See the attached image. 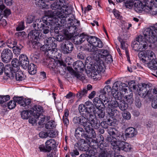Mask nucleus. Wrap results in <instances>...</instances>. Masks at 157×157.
Returning a JSON list of instances; mask_svg holds the SVG:
<instances>
[{"label":"nucleus","mask_w":157,"mask_h":157,"mask_svg":"<svg viewBox=\"0 0 157 157\" xmlns=\"http://www.w3.org/2000/svg\"><path fill=\"white\" fill-rule=\"evenodd\" d=\"M58 21L53 18H48L46 20L36 19L33 24L34 30L31 31L28 35V38L33 44V47L38 48L40 43L37 42L38 40L43 37L41 31L44 34H48L51 31L50 26L55 25Z\"/></svg>","instance_id":"nucleus-1"},{"label":"nucleus","mask_w":157,"mask_h":157,"mask_svg":"<svg viewBox=\"0 0 157 157\" xmlns=\"http://www.w3.org/2000/svg\"><path fill=\"white\" fill-rule=\"evenodd\" d=\"M68 0H58V2L62 8L60 11L51 12V17L49 18H53L58 20L56 24L59 25L60 23L64 24L66 21V19L69 15H71V8L67 6Z\"/></svg>","instance_id":"nucleus-2"},{"label":"nucleus","mask_w":157,"mask_h":157,"mask_svg":"<svg viewBox=\"0 0 157 157\" xmlns=\"http://www.w3.org/2000/svg\"><path fill=\"white\" fill-rule=\"evenodd\" d=\"M137 92L139 95L144 98H147L151 100L155 95L157 97V89L154 88L152 90L151 87L147 84H139Z\"/></svg>","instance_id":"nucleus-3"},{"label":"nucleus","mask_w":157,"mask_h":157,"mask_svg":"<svg viewBox=\"0 0 157 157\" xmlns=\"http://www.w3.org/2000/svg\"><path fill=\"white\" fill-rule=\"evenodd\" d=\"M54 39V37L47 38L44 41L45 44L40 48L41 51H44L46 55L52 58L55 57V54L57 53V44L53 41Z\"/></svg>","instance_id":"nucleus-4"},{"label":"nucleus","mask_w":157,"mask_h":157,"mask_svg":"<svg viewBox=\"0 0 157 157\" xmlns=\"http://www.w3.org/2000/svg\"><path fill=\"white\" fill-rule=\"evenodd\" d=\"M13 101H10L8 104L9 109H12L14 108L16 106V102L20 104L21 106L25 107L29 105L31 101L29 99H24L22 97H14L13 98Z\"/></svg>","instance_id":"nucleus-5"},{"label":"nucleus","mask_w":157,"mask_h":157,"mask_svg":"<svg viewBox=\"0 0 157 157\" xmlns=\"http://www.w3.org/2000/svg\"><path fill=\"white\" fill-rule=\"evenodd\" d=\"M86 132L83 131V129L81 127L77 128L75 131V136L76 137L81 138H84L87 139L93 138L95 135V132L94 130H85Z\"/></svg>","instance_id":"nucleus-6"},{"label":"nucleus","mask_w":157,"mask_h":157,"mask_svg":"<svg viewBox=\"0 0 157 157\" xmlns=\"http://www.w3.org/2000/svg\"><path fill=\"white\" fill-rule=\"evenodd\" d=\"M95 113L94 112H91V113H82L81 114H84L86 117L88 119V121L89 122L90 125L91 126L93 127L95 129H98L99 128L100 126V123L99 121L97 120L96 117L92 113Z\"/></svg>","instance_id":"nucleus-7"},{"label":"nucleus","mask_w":157,"mask_h":157,"mask_svg":"<svg viewBox=\"0 0 157 157\" xmlns=\"http://www.w3.org/2000/svg\"><path fill=\"white\" fill-rule=\"evenodd\" d=\"M144 33L146 36H151L152 40H150L151 42H156L157 41V23L154 26L147 28L144 31Z\"/></svg>","instance_id":"nucleus-8"},{"label":"nucleus","mask_w":157,"mask_h":157,"mask_svg":"<svg viewBox=\"0 0 157 157\" xmlns=\"http://www.w3.org/2000/svg\"><path fill=\"white\" fill-rule=\"evenodd\" d=\"M95 108L92 102L90 101L85 102L84 104H80L78 106V110L81 114L85 113L88 114L89 113L94 112Z\"/></svg>","instance_id":"nucleus-9"},{"label":"nucleus","mask_w":157,"mask_h":157,"mask_svg":"<svg viewBox=\"0 0 157 157\" xmlns=\"http://www.w3.org/2000/svg\"><path fill=\"white\" fill-rule=\"evenodd\" d=\"M143 33L145 39L142 38V40L140 41V46L141 51L146 49L147 48L148 46L149 47H151L152 46V44H153L155 42H151L150 41H151V40H152L151 38L152 37L151 36H151L145 35L144 33V32Z\"/></svg>","instance_id":"nucleus-10"},{"label":"nucleus","mask_w":157,"mask_h":157,"mask_svg":"<svg viewBox=\"0 0 157 157\" xmlns=\"http://www.w3.org/2000/svg\"><path fill=\"white\" fill-rule=\"evenodd\" d=\"M13 57L12 51L8 48L4 49L1 53L2 61L5 63L10 62Z\"/></svg>","instance_id":"nucleus-11"},{"label":"nucleus","mask_w":157,"mask_h":157,"mask_svg":"<svg viewBox=\"0 0 157 157\" xmlns=\"http://www.w3.org/2000/svg\"><path fill=\"white\" fill-rule=\"evenodd\" d=\"M87 41L92 45L101 48L103 46V44L98 38L94 36L86 35Z\"/></svg>","instance_id":"nucleus-12"},{"label":"nucleus","mask_w":157,"mask_h":157,"mask_svg":"<svg viewBox=\"0 0 157 157\" xmlns=\"http://www.w3.org/2000/svg\"><path fill=\"white\" fill-rule=\"evenodd\" d=\"M55 141L54 139H50L47 141L45 143V145H40L39 148L41 151L48 152L51 150L52 146L55 145Z\"/></svg>","instance_id":"nucleus-13"},{"label":"nucleus","mask_w":157,"mask_h":157,"mask_svg":"<svg viewBox=\"0 0 157 157\" xmlns=\"http://www.w3.org/2000/svg\"><path fill=\"white\" fill-rule=\"evenodd\" d=\"M61 48L63 53L68 54L71 53L73 50L74 45L71 42L67 40L62 44Z\"/></svg>","instance_id":"nucleus-14"},{"label":"nucleus","mask_w":157,"mask_h":157,"mask_svg":"<svg viewBox=\"0 0 157 157\" xmlns=\"http://www.w3.org/2000/svg\"><path fill=\"white\" fill-rule=\"evenodd\" d=\"M108 133L110 136L117 138L118 140L120 141H122L126 139L125 136L124 134H121L115 128H110L108 129Z\"/></svg>","instance_id":"nucleus-15"},{"label":"nucleus","mask_w":157,"mask_h":157,"mask_svg":"<svg viewBox=\"0 0 157 157\" xmlns=\"http://www.w3.org/2000/svg\"><path fill=\"white\" fill-rule=\"evenodd\" d=\"M97 61L96 65L94 67V74L95 75H97L98 74H99L101 72H104L105 68V65L104 63L103 60L101 59H96Z\"/></svg>","instance_id":"nucleus-16"},{"label":"nucleus","mask_w":157,"mask_h":157,"mask_svg":"<svg viewBox=\"0 0 157 157\" xmlns=\"http://www.w3.org/2000/svg\"><path fill=\"white\" fill-rule=\"evenodd\" d=\"M98 157H107L109 156L111 157L113 155V151L109 148L105 147L98 148Z\"/></svg>","instance_id":"nucleus-17"},{"label":"nucleus","mask_w":157,"mask_h":157,"mask_svg":"<svg viewBox=\"0 0 157 157\" xmlns=\"http://www.w3.org/2000/svg\"><path fill=\"white\" fill-rule=\"evenodd\" d=\"M80 116L81 119H80V124L83 126L85 129L87 131L94 130L91 128L89 122L88 121V119L87 117H86L84 114Z\"/></svg>","instance_id":"nucleus-18"},{"label":"nucleus","mask_w":157,"mask_h":157,"mask_svg":"<svg viewBox=\"0 0 157 157\" xmlns=\"http://www.w3.org/2000/svg\"><path fill=\"white\" fill-rule=\"evenodd\" d=\"M98 59H100V58H104L107 56H108V58L109 59V61H113L111 55H110L108 51L107 50L99 49L98 50Z\"/></svg>","instance_id":"nucleus-19"},{"label":"nucleus","mask_w":157,"mask_h":157,"mask_svg":"<svg viewBox=\"0 0 157 157\" xmlns=\"http://www.w3.org/2000/svg\"><path fill=\"white\" fill-rule=\"evenodd\" d=\"M51 62L49 61V65L52 68H55L56 67H65V64L63 61L60 60H55L53 59H51Z\"/></svg>","instance_id":"nucleus-20"},{"label":"nucleus","mask_w":157,"mask_h":157,"mask_svg":"<svg viewBox=\"0 0 157 157\" xmlns=\"http://www.w3.org/2000/svg\"><path fill=\"white\" fill-rule=\"evenodd\" d=\"M135 10L136 12H139L143 10H144V3L139 0H136L133 3Z\"/></svg>","instance_id":"nucleus-21"},{"label":"nucleus","mask_w":157,"mask_h":157,"mask_svg":"<svg viewBox=\"0 0 157 157\" xmlns=\"http://www.w3.org/2000/svg\"><path fill=\"white\" fill-rule=\"evenodd\" d=\"M142 36H139L136 38L135 41H134L132 43V46L133 49L136 51H141L140 46V41L142 40Z\"/></svg>","instance_id":"nucleus-22"},{"label":"nucleus","mask_w":157,"mask_h":157,"mask_svg":"<svg viewBox=\"0 0 157 157\" xmlns=\"http://www.w3.org/2000/svg\"><path fill=\"white\" fill-rule=\"evenodd\" d=\"M137 134V132L135 128L129 127L127 128L125 131V136L131 138L135 136Z\"/></svg>","instance_id":"nucleus-23"},{"label":"nucleus","mask_w":157,"mask_h":157,"mask_svg":"<svg viewBox=\"0 0 157 157\" xmlns=\"http://www.w3.org/2000/svg\"><path fill=\"white\" fill-rule=\"evenodd\" d=\"M121 142L118 147V149L119 150H122L126 152L130 151L132 149L131 146L128 143L123 142V141Z\"/></svg>","instance_id":"nucleus-24"},{"label":"nucleus","mask_w":157,"mask_h":157,"mask_svg":"<svg viewBox=\"0 0 157 157\" xmlns=\"http://www.w3.org/2000/svg\"><path fill=\"white\" fill-rule=\"evenodd\" d=\"M33 113L37 117L40 116V114L43 112V108L39 105H36L33 107Z\"/></svg>","instance_id":"nucleus-25"},{"label":"nucleus","mask_w":157,"mask_h":157,"mask_svg":"<svg viewBox=\"0 0 157 157\" xmlns=\"http://www.w3.org/2000/svg\"><path fill=\"white\" fill-rule=\"evenodd\" d=\"M119 40L121 42V48L125 51V54L127 56L128 60L129 62H130V57L129 56L128 51V45L126 43L123 41L122 40V39L121 38L119 39Z\"/></svg>","instance_id":"nucleus-26"},{"label":"nucleus","mask_w":157,"mask_h":157,"mask_svg":"<svg viewBox=\"0 0 157 157\" xmlns=\"http://www.w3.org/2000/svg\"><path fill=\"white\" fill-rule=\"evenodd\" d=\"M11 64L12 67H10V69H12V71H17L19 70L21 65L20 61L17 59H13L12 61Z\"/></svg>","instance_id":"nucleus-27"},{"label":"nucleus","mask_w":157,"mask_h":157,"mask_svg":"<svg viewBox=\"0 0 157 157\" xmlns=\"http://www.w3.org/2000/svg\"><path fill=\"white\" fill-rule=\"evenodd\" d=\"M107 112L113 119H116L119 117V113L117 110L114 109H111L110 108H108Z\"/></svg>","instance_id":"nucleus-28"},{"label":"nucleus","mask_w":157,"mask_h":157,"mask_svg":"<svg viewBox=\"0 0 157 157\" xmlns=\"http://www.w3.org/2000/svg\"><path fill=\"white\" fill-rule=\"evenodd\" d=\"M73 68L76 70L78 71H83L84 66L83 62L80 61H77L73 64Z\"/></svg>","instance_id":"nucleus-29"},{"label":"nucleus","mask_w":157,"mask_h":157,"mask_svg":"<svg viewBox=\"0 0 157 157\" xmlns=\"http://www.w3.org/2000/svg\"><path fill=\"white\" fill-rule=\"evenodd\" d=\"M143 3L144 9V10L146 12L150 11L151 7L153 6L152 0H146Z\"/></svg>","instance_id":"nucleus-30"},{"label":"nucleus","mask_w":157,"mask_h":157,"mask_svg":"<svg viewBox=\"0 0 157 157\" xmlns=\"http://www.w3.org/2000/svg\"><path fill=\"white\" fill-rule=\"evenodd\" d=\"M105 140L107 142H109L111 144L113 147H116V148L118 147L117 139L114 137L112 136H108Z\"/></svg>","instance_id":"nucleus-31"},{"label":"nucleus","mask_w":157,"mask_h":157,"mask_svg":"<svg viewBox=\"0 0 157 157\" xmlns=\"http://www.w3.org/2000/svg\"><path fill=\"white\" fill-rule=\"evenodd\" d=\"M86 35L82 34L75 37L74 41L76 44H79L84 41L86 38Z\"/></svg>","instance_id":"nucleus-32"},{"label":"nucleus","mask_w":157,"mask_h":157,"mask_svg":"<svg viewBox=\"0 0 157 157\" xmlns=\"http://www.w3.org/2000/svg\"><path fill=\"white\" fill-rule=\"evenodd\" d=\"M93 103L96 107L97 109H103L105 107L102 101L98 98H95L94 99Z\"/></svg>","instance_id":"nucleus-33"},{"label":"nucleus","mask_w":157,"mask_h":157,"mask_svg":"<svg viewBox=\"0 0 157 157\" xmlns=\"http://www.w3.org/2000/svg\"><path fill=\"white\" fill-rule=\"evenodd\" d=\"M96 47H97L92 45V46H90L86 48V50L90 52L91 54L94 57H95V56H97L98 53V49Z\"/></svg>","instance_id":"nucleus-34"},{"label":"nucleus","mask_w":157,"mask_h":157,"mask_svg":"<svg viewBox=\"0 0 157 157\" xmlns=\"http://www.w3.org/2000/svg\"><path fill=\"white\" fill-rule=\"evenodd\" d=\"M94 113L95 114L98 118H102L104 117L105 116V112L103 109H98L95 110L94 109Z\"/></svg>","instance_id":"nucleus-35"},{"label":"nucleus","mask_w":157,"mask_h":157,"mask_svg":"<svg viewBox=\"0 0 157 157\" xmlns=\"http://www.w3.org/2000/svg\"><path fill=\"white\" fill-rule=\"evenodd\" d=\"M147 66L151 69L157 70V59L151 60L147 63Z\"/></svg>","instance_id":"nucleus-36"},{"label":"nucleus","mask_w":157,"mask_h":157,"mask_svg":"<svg viewBox=\"0 0 157 157\" xmlns=\"http://www.w3.org/2000/svg\"><path fill=\"white\" fill-rule=\"evenodd\" d=\"M35 3L41 9L48 8V6L45 4L44 0H35Z\"/></svg>","instance_id":"nucleus-37"},{"label":"nucleus","mask_w":157,"mask_h":157,"mask_svg":"<svg viewBox=\"0 0 157 157\" xmlns=\"http://www.w3.org/2000/svg\"><path fill=\"white\" fill-rule=\"evenodd\" d=\"M29 73L31 75H34L36 73V66L33 63H30L28 67Z\"/></svg>","instance_id":"nucleus-38"},{"label":"nucleus","mask_w":157,"mask_h":157,"mask_svg":"<svg viewBox=\"0 0 157 157\" xmlns=\"http://www.w3.org/2000/svg\"><path fill=\"white\" fill-rule=\"evenodd\" d=\"M145 54L146 55L145 59L150 60H154V57H155V54L154 53L151 51H145Z\"/></svg>","instance_id":"nucleus-39"},{"label":"nucleus","mask_w":157,"mask_h":157,"mask_svg":"<svg viewBox=\"0 0 157 157\" xmlns=\"http://www.w3.org/2000/svg\"><path fill=\"white\" fill-rule=\"evenodd\" d=\"M121 84L123 85V86H125L123 83L120 81H117L113 83L112 87V90L114 91H118L120 90V86Z\"/></svg>","instance_id":"nucleus-40"},{"label":"nucleus","mask_w":157,"mask_h":157,"mask_svg":"<svg viewBox=\"0 0 157 157\" xmlns=\"http://www.w3.org/2000/svg\"><path fill=\"white\" fill-rule=\"evenodd\" d=\"M14 75H15V79L17 81H20L23 79V73L20 69H19L18 71H16Z\"/></svg>","instance_id":"nucleus-41"},{"label":"nucleus","mask_w":157,"mask_h":157,"mask_svg":"<svg viewBox=\"0 0 157 157\" xmlns=\"http://www.w3.org/2000/svg\"><path fill=\"white\" fill-rule=\"evenodd\" d=\"M31 114V112L29 110L23 111L21 113V117L24 119H27L30 116Z\"/></svg>","instance_id":"nucleus-42"},{"label":"nucleus","mask_w":157,"mask_h":157,"mask_svg":"<svg viewBox=\"0 0 157 157\" xmlns=\"http://www.w3.org/2000/svg\"><path fill=\"white\" fill-rule=\"evenodd\" d=\"M51 8L54 10H58V11H56V12H58L60 11V9H61V7L59 5V2H58V0H57V1L54 2L51 5Z\"/></svg>","instance_id":"nucleus-43"},{"label":"nucleus","mask_w":157,"mask_h":157,"mask_svg":"<svg viewBox=\"0 0 157 157\" xmlns=\"http://www.w3.org/2000/svg\"><path fill=\"white\" fill-rule=\"evenodd\" d=\"M87 93V90L86 88H84L82 90L79 91L76 94L77 97L79 99L81 98L83 96H85Z\"/></svg>","instance_id":"nucleus-44"},{"label":"nucleus","mask_w":157,"mask_h":157,"mask_svg":"<svg viewBox=\"0 0 157 157\" xmlns=\"http://www.w3.org/2000/svg\"><path fill=\"white\" fill-rule=\"evenodd\" d=\"M119 108L121 110H125L128 108V105L127 103H126L124 101H120L118 104Z\"/></svg>","instance_id":"nucleus-45"},{"label":"nucleus","mask_w":157,"mask_h":157,"mask_svg":"<svg viewBox=\"0 0 157 157\" xmlns=\"http://www.w3.org/2000/svg\"><path fill=\"white\" fill-rule=\"evenodd\" d=\"M75 148L77 147L79 150L83 151H86L88 149L87 146H86L84 144H80L77 143L75 144Z\"/></svg>","instance_id":"nucleus-46"},{"label":"nucleus","mask_w":157,"mask_h":157,"mask_svg":"<svg viewBox=\"0 0 157 157\" xmlns=\"http://www.w3.org/2000/svg\"><path fill=\"white\" fill-rule=\"evenodd\" d=\"M113 95L114 98L115 99L120 100L121 99L123 96V94L120 91H115L114 93H113Z\"/></svg>","instance_id":"nucleus-47"},{"label":"nucleus","mask_w":157,"mask_h":157,"mask_svg":"<svg viewBox=\"0 0 157 157\" xmlns=\"http://www.w3.org/2000/svg\"><path fill=\"white\" fill-rule=\"evenodd\" d=\"M10 73L6 72V71H5V73L6 75L9 78L11 79H14L16 71H12V69H10Z\"/></svg>","instance_id":"nucleus-48"},{"label":"nucleus","mask_w":157,"mask_h":157,"mask_svg":"<svg viewBox=\"0 0 157 157\" xmlns=\"http://www.w3.org/2000/svg\"><path fill=\"white\" fill-rule=\"evenodd\" d=\"M118 104L119 102L116 100V99H114V100L109 101V106L107 107L108 108H116L119 106Z\"/></svg>","instance_id":"nucleus-49"},{"label":"nucleus","mask_w":157,"mask_h":157,"mask_svg":"<svg viewBox=\"0 0 157 157\" xmlns=\"http://www.w3.org/2000/svg\"><path fill=\"white\" fill-rule=\"evenodd\" d=\"M15 46L13 48L14 53L16 55H19L20 54L21 52V49L23 47V46L19 44V45Z\"/></svg>","instance_id":"nucleus-50"},{"label":"nucleus","mask_w":157,"mask_h":157,"mask_svg":"<svg viewBox=\"0 0 157 157\" xmlns=\"http://www.w3.org/2000/svg\"><path fill=\"white\" fill-rule=\"evenodd\" d=\"M56 126L54 121H50L48 122L45 125V128L47 129H52Z\"/></svg>","instance_id":"nucleus-51"},{"label":"nucleus","mask_w":157,"mask_h":157,"mask_svg":"<svg viewBox=\"0 0 157 157\" xmlns=\"http://www.w3.org/2000/svg\"><path fill=\"white\" fill-rule=\"evenodd\" d=\"M7 46L9 48H13L17 45V43L11 39H9L7 41Z\"/></svg>","instance_id":"nucleus-52"},{"label":"nucleus","mask_w":157,"mask_h":157,"mask_svg":"<svg viewBox=\"0 0 157 157\" xmlns=\"http://www.w3.org/2000/svg\"><path fill=\"white\" fill-rule=\"evenodd\" d=\"M10 99V97L9 95L5 96H0V103L3 104L4 102L9 100Z\"/></svg>","instance_id":"nucleus-53"},{"label":"nucleus","mask_w":157,"mask_h":157,"mask_svg":"<svg viewBox=\"0 0 157 157\" xmlns=\"http://www.w3.org/2000/svg\"><path fill=\"white\" fill-rule=\"evenodd\" d=\"M39 116L36 117V115L34 116L33 113L32 115L31 116L29 120V122L32 124H34L36 122L37 119L39 118Z\"/></svg>","instance_id":"nucleus-54"},{"label":"nucleus","mask_w":157,"mask_h":157,"mask_svg":"<svg viewBox=\"0 0 157 157\" xmlns=\"http://www.w3.org/2000/svg\"><path fill=\"white\" fill-rule=\"evenodd\" d=\"M110 122L109 119H108L107 121H103L100 124V125H101L103 128H107L109 125H111L112 121L111 123L109 122Z\"/></svg>","instance_id":"nucleus-55"},{"label":"nucleus","mask_w":157,"mask_h":157,"mask_svg":"<svg viewBox=\"0 0 157 157\" xmlns=\"http://www.w3.org/2000/svg\"><path fill=\"white\" fill-rule=\"evenodd\" d=\"M74 76L79 80L83 81L85 79V77L84 75L75 72L74 73Z\"/></svg>","instance_id":"nucleus-56"},{"label":"nucleus","mask_w":157,"mask_h":157,"mask_svg":"<svg viewBox=\"0 0 157 157\" xmlns=\"http://www.w3.org/2000/svg\"><path fill=\"white\" fill-rule=\"evenodd\" d=\"M35 17L34 16L30 15H29L27 16L26 18V22L27 23L30 24L32 23L33 21H35L37 19H35Z\"/></svg>","instance_id":"nucleus-57"},{"label":"nucleus","mask_w":157,"mask_h":157,"mask_svg":"<svg viewBox=\"0 0 157 157\" xmlns=\"http://www.w3.org/2000/svg\"><path fill=\"white\" fill-rule=\"evenodd\" d=\"M138 56L140 59H142L145 62H146V59H145V51L144 52L142 51L140 52L138 54Z\"/></svg>","instance_id":"nucleus-58"},{"label":"nucleus","mask_w":157,"mask_h":157,"mask_svg":"<svg viewBox=\"0 0 157 157\" xmlns=\"http://www.w3.org/2000/svg\"><path fill=\"white\" fill-rule=\"evenodd\" d=\"M124 1L126 2V7L129 8H130L132 7L133 3L135 1V0H124Z\"/></svg>","instance_id":"nucleus-59"},{"label":"nucleus","mask_w":157,"mask_h":157,"mask_svg":"<svg viewBox=\"0 0 157 157\" xmlns=\"http://www.w3.org/2000/svg\"><path fill=\"white\" fill-rule=\"evenodd\" d=\"M20 63V65L24 69H26L28 68V67L29 65V60H26Z\"/></svg>","instance_id":"nucleus-60"},{"label":"nucleus","mask_w":157,"mask_h":157,"mask_svg":"<svg viewBox=\"0 0 157 157\" xmlns=\"http://www.w3.org/2000/svg\"><path fill=\"white\" fill-rule=\"evenodd\" d=\"M103 93L106 94L107 93H109L112 91V93L113 92V90H112L111 86L109 85H107L103 89Z\"/></svg>","instance_id":"nucleus-61"},{"label":"nucleus","mask_w":157,"mask_h":157,"mask_svg":"<svg viewBox=\"0 0 157 157\" xmlns=\"http://www.w3.org/2000/svg\"><path fill=\"white\" fill-rule=\"evenodd\" d=\"M126 101L129 104L131 105L132 104L133 101V99L132 98V94H130L129 95L126 96Z\"/></svg>","instance_id":"nucleus-62"},{"label":"nucleus","mask_w":157,"mask_h":157,"mask_svg":"<svg viewBox=\"0 0 157 157\" xmlns=\"http://www.w3.org/2000/svg\"><path fill=\"white\" fill-rule=\"evenodd\" d=\"M57 135V133L56 132L53 130L50 131L48 132V137L54 138Z\"/></svg>","instance_id":"nucleus-63"},{"label":"nucleus","mask_w":157,"mask_h":157,"mask_svg":"<svg viewBox=\"0 0 157 157\" xmlns=\"http://www.w3.org/2000/svg\"><path fill=\"white\" fill-rule=\"evenodd\" d=\"M151 105L152 107L154 109H157V97L153 98Z\"/></svg>","instance_id":"nucleus-64"}]
</instances>
